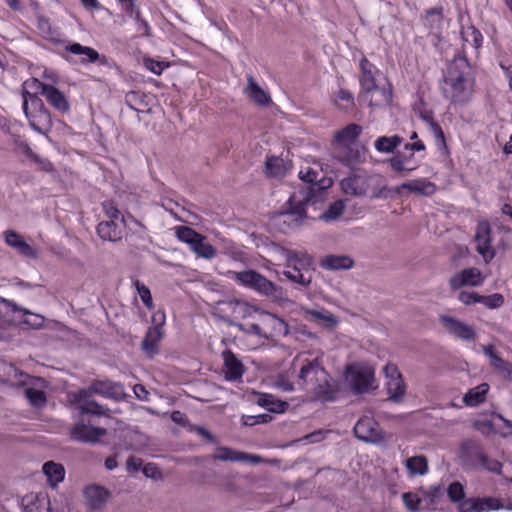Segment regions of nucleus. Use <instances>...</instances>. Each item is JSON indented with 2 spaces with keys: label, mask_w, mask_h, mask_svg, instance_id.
<instances>
[{
  "label": "nucleus",
  "mask_w": 512,
  "mask_h": 512,
  "mask_svg": "<svg viewBox=\"0 0 512 512\" xmlns=\"http://www.w3.org/2000/svg\"><path fill=\"white\" fill-rule=\"evenodd\" d=\"M292 368L297 371L296 385L311 394L313 398L328 400L331 398L330 377L318 357L310 358L306 353L297 355Z\"/></svg>",
  "instance_id": "f257e3e1"
},
{
  "label": "nucleus",
  "mask_w": 512,
  "mask_h": 512,
  "mask_svg": "<svg viewBox=\"0 0 512 512\" xmlns=\"http://www.w3.org/2000/svg\"><path fill=\"white\" fill-rule=\"evenodd\" d=\"M474 80L471 67L463 55L455 57L448 65L441 84L444 97L453 103H465L473 94Z\"/></svg>",
  "instance_id": "f03ea898"
},
{
  "label": "nucleus",
  "mask_w": 512,
  "mask_h": 512,
  "mask_svg": "<svg viewBox=\"0 0 512 512\" xmlns=\"http://www.w3.org/2000/svg\"><path fill=\"white\" fill-rule=\"evenodd\" d=\"M342 191L351 196L368 197L371 200L387 199L392 191L380 174H353L340 182Z\"/></svg>",
  "instance_id": "7ed1b4c3"
},
{
  "label": "nucleus",
  "mask_w": 512,
  "mask_h": 512,
  "mask_svg": "<svg viewBox=\"0 0 512 512\" xmlns=\"http://www.w3.org/2000/svg\"><path fill=\"white\" fill-rule=\"evenodd\" d=\"M448 496L452 502L458 503L459 512H489L502 506L495 498H464V487L459 482L448 486Z\"/></svg>",
  "instance_id": "20e7f679"
},
{
  "label": "nucleus",
  "mask_w": 512,
  "mask_h": 512,
  "mask_svg": "<svg viewBox=\"0 0 512 512\" xmlns=\"http://www.w3.org/2000/svg\"><path fill=\"white\" fill-rule=\"evenodd\" d=\"M23 111L30 127L39 134H46L52 126L50 112L35 93L25 92Z\"/></svg>",
  "instance_id": "39448f33"
},
{
  "label": "nucleus",
  "mask_w": 512,
  "mask_h": 512,
  "mask_svg": "<svg viewBox=\"0 0 512 512\" xmlns=\"http://www.w3.org/2000/svg\"><path fill=\"white\" fill-rule=\"evenodd\" d=\"M229 276L244 287L250 288L265 296H277L282 288L254 270L230 271Z\"/></svg>",
  "instance_id": "423d86ee"
},
{
  "label": "nucleus",
  "mask_w": 512,
  "mask_h": 512,
  "mask_svg": "<svg viewBox=\"0 0 512 512\" xmlns=\"http://www.w3.org/2000/svg\"><path fill=\"white\" fill-rule=\"evenodd\" d=\"M345 379L356 393H365L374 388L375 369L366 362H355L346 367Z\"/></svg>",
  "instance_id": "0eeeda50"
},
{
  "label": "nucleus",
  "mask_w": 512,
  "mask_h": 512,
  "mask_svg": "<svg viewBox=\"0 0 512 512\" xmlns=\"http://www.w3.org/2000/svg\"><path fill=\"white\" fill-rule=\"evenodd\" d=\"M176 236L199 258L211 260L217 255L216 248L207 242L206 237L188 226L177 227Z\"/></svg>",
  "instance_id": "6e6552de"
},
{
  "label": "nucleus",
  "mask_w": 512,
  "mask_h": 512,
  "mask_svg": "<svg viewBox=\"0 0 512 512\" xmlns=\"http://www.w3.org/2000/svg\"><path fill=\"white\" fill-rule=\"evenodd\" d=\"M257 308L241 300L219 301L214 307V315L229 325H235L234 319L250 317Z\"/></svg>",
  "instance_id": "1a4fd4ad"
},
{
  "label": "nucleus",
  "mask_w": 512,
  "mask_h": 512,
  "mask_svg": "<svg viewBox=\"0 0 512 512\" xmlns=\"http://www.w3.org/2000/svg\"><path fill=\"white\" fill-rule=\"evenodd\" d=\"M438 320L444 332L454 339L475 341L476 331L472 325L446 314L439 315Z\"/></svg>",
  "instance_id": "9d476101"
},
{
  "label": "nucleus",
  "mask_w": 512,
  "mask_h": 512,
  "mask_svg": "<svg viewBox=\"0 0 512 512\" xmlns=\"http://www.w3.org/2000/svg\"><path fill=\"white\" fill-rule=\"evenodd\" d=\"M152 321L155 325L148 329L142 341V349L149 357L158 353V344L163 338L162 326L165 323V314L160 311L156 312L152 316Z\"/></svg>",
  "instance_id": "9b49d317"
},
{
  "label": "nucleus",
  "mask_w": 512,
  "mask_h": 512,
  "mask_svg": "<svg viewBox=\"0 0 512 512\" xmlns=\"http://www.w3.org/2000/svg\"><path fill=\"white\" fill-rule=\"evenodd\" d=\"M353 431L359 440L368 443H379L384 438L379 424L368 415L361 417L356 422Z\"/></svg>",
  "instance_id": "f8f14e48"
},
{
  "label": "nucleus",
  "mask_w": 512,
  "mask_h": 512,
  "mask_svg": "<svg viewBox=\"0 0 512 512\" xmlns=\"http://www.w3.org/2000/svg\"><path fill=\"white\" fill-rule=\"evenodd\" d=\"M383 372L386 378L385 385L389 398L394 402H399L405 394L406 386L398 367L393 363H387L383 368Z\"/></svg>",
  "instance_id": "ddd939ff"
},
{
  "label": "nucleus",
  "mask_w": 512,
  "mask_h": 512,
  "mask_svg": "<svg viewBox=\"0 0 512 512\" xmlns=\"http://www.w3.org/2000/svg\"><path fill=\"white\" fill-rule=\"evenodd\" d=\"M485 276L478 268L470 267L456 272L449 279L450 289L455 291L462 287H478L484 282Z\"/></svg>",
  "instance_id": "4468645a"
},
{
  "label": "nucleus",
  "mask_w": 512,
  "mask_h": 512,
  "mask_svg": "<svg viewBox=\"0 0 512 512\" xmlns=\"http://www.w3.org/2000/svg\"><path fill=\"white\" fill-rule=\"evenodd\" d=\"M490 225L487 221H480L476 228V250L489 263L495 256V250L491 246Z\"/></svg>",
  "instance_id": "2eb2a0df"
},
{
  "label": "nucleus",
  "mask_w": 512,
  "mask_h": 512,
  "mask_svg": "<svg viewBox=\"0 0 512 512\" xmlns=\"http://www.w3.org/2000/svg\"><path fill=\"white\" fill-rule=\"evenodd\" d=\"M221 356L223 360L222 371L225 380L229 382L241 381L245 367L240 358L231 350L223 351Z\"/></svg>",
  "instance_id": "dca6fc26"
},
{
  "label": "nucleus",
  "mask_w": 512,
  "mask_h": 512,
  "mask_svg": "<svg viewBox=\"0 0 512 512\" xmlns=\"http://www.w3.org/2000/svg\"><path fill=\"white\" fill-rule=\"evenodd\" d=\"M106 434V430L86 424L83 421L77 422L70 429V437L78 442L95 443Z\"/></svg>",
  "instance_id": "f3484780"
},
{
  "label": "nucleus",
  "mask_w": 512,
  "mask_h": 512,
  "mask_svg": "<svg viewBox=\"0 0 512 512\" xmlns=\"http://www.w3.org/2000/svg\"><path fill=\"white\" fill-rule=\"evenodd\" d=\"M212 459L224 462H250L252 464L262 462V458L258 455L248 454L224 446L216 448L215 452L212 454Z\"/></svg>",
  "instance_id": "a211bd4d"
},
{
  "label": "nucleus",
  "mask_w": 512,
  "mask_h": 512,
  "mask_svg": "<svg viewBox=\"0 0 512 512\" xmlns=\"http://www.w3.org/2000/svg\"><path fill=\"white\" fill-rule=\"evenodd\" d=\"M92 394L89 390L81 389L75 395V400L78 404V409L81 414H90L96 416H109V408L100 405L94 400L90 399Z\"/></svg>",
  "instance_id": "6ab92c4d"
},
{
  "label": "nucleus",
  "mask_w": 512,
  "mask_h": 512,
  "mask_svg": "<svg viewBox=\"0 0 512 512\" xmlns=\"http://www.w3.org/2000/svg\"><path fill=\"white\" fill-rule=\"evenodd\" d=\"M363 98L371 107H384L391 102L392 90L389 84H379L363 91Z\"/></svg>",
  "instance_id": "aec40b11"
},
{
  "label": "nucleus",
  "mask_w": 512,
  "mask_h": 512,
  "mask_svg": "<svg viewBox=\"0 0 512 512\" xmlns=\"http://www.w3.org/2000/svg\"><path fill=\"white\" fill-rule=\"evenodd\" d=\"M5 243L13 248L18 254L23 257L36 259L38 257V251L36 248L28 244L24 238L13 230H7L4 232Z\"/></svg>",
  "instance_id": "412c9836"
},
{
  "label": "nucleus",
  "mask_w": 512,
  "mask_h": 512,
  "mask_svg": "<svg viewBox=\"0 0 512 512\" xmlns=\"http://www.w3.org/2000/svg\"><path fill=\"white\" fill-rule=\"evenodd\" d=\"M462 457H464L466 453H472L480 462L481 466L486 470L500 473L501 463L496 459H491L485 454L482 453L478 444L475 441H464L461 445Z\"/></svg>",
  "instance_id": "4be33fe9"
},
{
  "label": "nucleus",
  "mask_w": 512,
  "mask_h": 512,
  "mask_svg": "<svg viewBox=\"0 0 512 512\" xmlns=\"http://www.w3.org/2000/svg\"><path fill=\"white\" fill-rule=\"evenodd\" d=\"M31 380L30 376L14 365L7 362H0V381L11 386L27 385Z\"/></svg>",
  "instance_id": "5701e85b"
},
{
  "label": "nucleus",
  "mask_w": 512,
  "mask_h": 512,
  "mask_svg": "<svg viewBox=\"0 0 512 512\" xmlns=\"http://www.w3.org/2000/svg\"><path fill=\"white\" fill-rule=\"evenodd\" d=\"M261 324L263 326V331L268 333L266 334V339L275 336L287 335L289 332L287 323L283 319L271 313H262Z\"/></svg>",
  "instance_id": "b1692460"
},
{
  "label": "nucleus",
  "mask_w": 512,
  "mask_h": 512,
  "mask_svg": "<svg viewBox=\"0 0 512 512\" xmlns=\"http://www.w3.org/2000/svg\"><path fill=\"white\" fill-rule=\"evenodd\" d=\"M436 189L435 183L426 178H418L400 184L393 191L400 194L403 190H408L422 196H431L436 192Z\"/></svg>",
  "instance_id": "393cba45"
},
{
  "label": "nucleus",
  "mask_w": 512,
  "mask_h": 512,
  "mask_svg": "<svg viewBox=\"0 0 512 512\" xmlns=\"http://www.w3.org/2000/svg\"><path fill=\"white\" fill-rule=\"evenodd\" d=\"M85 390L105 398H118L123 394V386L109 380L93 381Z\"/></svg>",
  "instance_id": "a878e982"
},
{
  "label": "nucleus",
  "mask_w": 512,
  "mask_h": 512,
  "mask_svg": "<svg viewBox=\"0 0 512 512\" xmlns=\"http://www.w3.org/2000/svg\"><path fill=\"white\" fill-rule=\"evenodd\" d=\"M359 66L361 70L360 85L362 92L381 84L378 79L380 75L379 70L375 65L370 63L366 58H363L361 59Z\"/></svg>",
  "instance_id": "bb28decb"
},
{
  "label": "nucleus",
  "mask_w": 512,
  "mask_h": 512,
  "mask_svg": "<svg viewBox=\"0 0 512 512\" xmlns=\"http://www.w3.org/2000/svg\"><path fill=\"white\" fill-rule=\"evenodd\" d=\"M84 497L91 509H99L105 505L110 497V492L99 485H90L84 490Z\"/></svg>",
  "instance_id": "cd10ccee"
},
{
  "label": "nucleus",
  "mask_w": 512,
  "mask_h": 512,
  "mask_svg": "<svg viewBox=\"0 0 512 512\" xmlns=\"http://www.w3.org/2000/svg\"><path fill=\"white\" fill-rule=\"evenodd\" d=\"M285 260L287 268L298 267L300 270L311 272L313 258L306 251L286 250Z\"/></svg>",
  "instance_id": "c85d7f7f"
},
{
  "label": "nucleus",
  "mask_w": 512,
  "mask_h": 512,
  "mask_svg": "<svg viewBox=\"0 0 512 512\" xmlns=\"http://www.w3.org/2000/svg\"><path fill=\"white\" fill-rule=\"evenodd\" d=\"M43 95L48 103L59 112L67 113L70 110V104L65 94L52 84L43 88Z\"/></svg>",
  "instance_id": "c756f323"
},
{
  "label": "nucleus",
  "mask_w": 512,
  "mask_h": 512,
  "mask_svg": "<svg viewBox=\"0 0 512 512\" xmlns=\"http://www.w3.org/2000/svg\"><path fill=\"white\" fill-rule=\"evenodd\" d=\"M122 223L114 220L102 221L97 226V233L99 237L105 241L116 242L122 237Z\"/></svg>",
  "instance_id": "7c9ffc66"
},
{
  "label": "nucleus",
  "mask_w": 512,
  "mask_h": 512,
  "mask_svg": "<svg viewBox=\"0 0 512 512\" xmlns=\"http://www.w3.org/2000/svg\"><path fill=\"white\" fill-rule=\"evenodd\" d=\"M323 269L337 271L348 270L354 266V260L348 255H326L320 261Z\"/></svg>",
  "instance_id": "2f4dec72"
},
{
  "label": "nucleus",
  "mask_w": 512,
  "mask_h": 512,
  "mask_svg": "<svg viewBox=\"0 0 512 512\" xmlns=\"http://www.w3.org/2000/svg\"><path fill=\"white\" fill-rule=\"evenodd\" d=\"M65 50L73 55L80 56L79 63L86 65L100 59V54L92 47L83 46L79 43H72L65 47Z\"/></svg>",
  "instance_id": "473e14b6"
},
{
  "label": "nucleus",
  "mask_w": 512,
  "mask_h": 512,
  "mask_svg": "<svg viewBox=\"0 0 512 512\" xmlns=\"http://www.w3.org/2000/svg\"><path fill=\"white\" fill-rule=\"evenodd\" d=\"M306 318L323 327L333 328L337 325V318L330 312L322 310L307 309L305 310Z\"/></svg>",
  "instance_id": "72a5a7b5"
},
{
  "label": "nucleus",
  "mask_w": 512,
  "mask_h": 512,
  "mask_svg": "<svg viewBox=\"0 0 512 512\" xmlns=\"http://www.w3.org/2000/svg\"><path fill=\"white\" fill-rule=\"evenodd\" d=\"M489 391V385L487 383H481L480 385L469 389L463 396V402L465 405L474 407L483 403L486 399V395Z\"/></svg>",
  "instance_id": "f704fd0d"
},
{
  "label": "nucleus",
  "mask_w": 512,
  "mask_h": 512,
  "mask_svg": "<svg viewBox=\"0 0 512 512\" xmlns=\"http://www.w3.org/2000/svg\"><path fill=\"white\" fill-rule=\"evenodd\" d=\"M247 82L244 93L248 98L260 105H265L270 101L269 95L256 83L252 76L248 77Z\"/></svg>",
  "instance_id": "c9c22d12"
},
{
  "label": "nucleus",
  "mask_w": 512,
  "mask_h": 512,
  "mask_svg": "<svg viewBox=\"0 0 512 512\" xmlns=\"http://www.w3.org/2000/svg\"><path fill=\"white\" fill-rule=\"evenodd\" d=\"M42 470L45 476L47 477L48 483L52 487L57 486V484L64 480L65 469L59 463H55L53 461L46 462L43 465Z\"/></svg>",
  "instance_id": "e433bc0d"
},
{
  "label": "nucleus",
  "mask_w": 512,
  "mask_h": 512,
  "mask_svg": "<svg viewBox=\"0 0 512 512\" xmlns=\"http://www.w3.org/2000/svg\"><path fill=\"white\" fill-rule=\"evenodd\" d=\"M410 476H422L428 472V461L423 455L412 456L405 461Z\"/></svg>",
  "instance_id": "4c0bfd02"
},
{
  "label": "nucleus",
  "mask_w": 512,
  "mask_h": 512,
  "mask_svg": "<svg viewBox=\"0 0 512 512\" xmlns=\"http://www.w3.org/2000/svg\"><path fill=\"white\" fill-rule=\"evenodd\" d=\"M283 275L293 283L300 284L302 286H309L312 282V273L306 270L302 271L298 267L291 266L283 271Z\"/></svg>",
  "instance_id": "58836bf2"
},
{
  "label": "nucleus",
  "mask_w": 512,
  "mask_h": 512,
  "mask_svg": "<svg viewBox=\"0 0 512 512\" xmlns=\"http://www.w3.org/2000/svg\"><path fill=\"white\" fill-rule=\"evenodd\" d=\"M402 142L403 138L398 135L381 136L375 140L374 147L380 153H392Z\"/></svg>",
  "instance_id": "ea45409f"
},
{
  "label": "nucleus",
  "mask_w": 512,
  "mask_h": 512,
  "mask_svg": "<svg viewBox=\"0 0 512 512\" xmlns=\"http://www.w3.org/2000/svg\"><path fill=\"white\" fill-rule=\"evenodd\" d=\"M361 126L357 124H349L343 129L336 132L334 138L342 145L352 143L361 133Z\"/></svg>",
  "instance_id": "a19ab883"
},
{
  "label": "nucleus",
  "mask_w": 512,
  "mask_h": 512,
  "mask_svg": "<svg viewBox=\"0 0 512 512\" xmlns=\"http://www.w3.org/2000/svg\"><path fill=\"white\" fill-rule=\"evenodd\" d=\"M484 354L489 358L490 365L499 372L509 373L510 365L504 361L494 350L492 345L482 346Z\"/></svg>",
  "instance_id": "79ce46f5"
},
{
  "label": "nucleus",
  "mask_w": 512,
  "mask_h": 512,
  "mask_svg": "<svg viewBox=\"0 0 512 512\" xmlns=\"http://www.w3.org/2000/svg\"><path fill=\"white\" fill-rule=\"evenodd\" d=\"M1 302L5 304V306L7 308H9L11 311L13 312H16V311H20L22 312L24 315H31L34 317L33 321L31 320H25V323L35 327V328H38V327H41L44 323V317L41 316V315H38V314H33L31 313L29 310L27 309H24V308H20L15 302L13 301H10V300H6V299H1Z\"/></svg>",
  "instance_id": "37998d69"
},
{
  "label": "nucleus",
  "mask_w": 512,
  "mask_h": 512,
  "mask_svg": "<svg viewBox=\"0 0 512 512\" xmlns=\"http://www.w3.org/2000/svg\"><path fill=\"white\" fill-rule=\"evenodd\" d=\"M345 202L343 200H338L329 205L327 210L321 214L320 219L325 221H332L338 219L345 210Z\"/></svg>",
  "instance_id": "c03bdc74"
},
{
  "label": "nucleus",
  "mask_w": 512,
  "mask_h": 512,
  "mask_svg": "<svg viewBox=\"0 0 512 512\" xmlns=\"http://www.w3.org/2000/svg\"><path fill=\"white\" fill-rule=\"evenodd\" d=\"M266 171L272 177H279L285 173L284 161L278 157H270L266 161Z\"/></svg>",
  "instance_id": "a18cd8bd"
},
{
  "label": "nucleus",
  "mask_w": 512,
  "mask_h": 512,
  "mask_svg": "<svg viewBox=\"0 0 512 512\" xmlns=\"http://www.w3.org/2000/svg\"><path fill=\"white\" fill-rule=\"evenodd\" d=\"M258 402L267 410L277 413L283 412L287 406V403L275 400L272 395H263Z\"/></svg>",
  "instance_id": "49530a36"
},
{
  "label": "nucleus",
  "mask_w": 512,
  "mask_h": 512,
  "mask_svg": "<svg viewBox=\"0 0 512 512\" xmlns=\"http://www.w3.org/2000/svg\"><path fill=\"white\" fill-rule=\"evenodd\" d=\"M134 286H135V288L138 292V295L140 296L143 304L149 310H153L154 303H153V298H152L150 289L144 283L140 282L139 280H136L134 282Z\"/></svg>",
  "instance_id": "de8ad7c7"
},
{
  "label": "nucleus",
  "mask_w": 512,
  "mask_h": 512,
  "mask_svg": "<svg viewBox=\"0 0 512 512\" xmlns=\"http://www.w3.org/2000/svg\"><path fill=\"white\" fill-rule=\"evenodd\" d=\"M463 39L466 43H471L475 49H479L482 45L483 36L479 30L474 27H468L462 32Z\"/></svg>",
  "instance_id": "09e8293b"
},
{
  "label": "nucleus",
  "mask_w": 512,
  "mask_h": 512,
  "mask_svg": "<svg viewBox=\"0 0 512 512\" xmlns=\"http://www.w3.org/2000/svg\"><path fill=\"white\" fill-rule=\"evenodd\" d=\"M25 395L30 404L35 407H42L46 403V396L42 390L35 388H26Z\"/></svg>",
  "instance_id": "8fccbe9b"
},
{
  "label": "nucleus",
  "mask_w": 512,
  "mask_h": 512,
  "mask_svg": "<svg viewBox=\"0 0 512 512\" xmlns=\"http://www.w3.org/2000/svg\"><path fill=\"white\" fill-rule=\"evenodd\" d=\"M290 209L287 212L288 215L296 216V219H302L306 216V203L302 200H297L296 196L289 198Z\"/></svg>",
  "instance_id": "3c124183"
},
{
  "label": "nucleus",
  "mask_w": 512,
  "mask_h": 512,
  "mask_svg": "<svg viewBox=\"0 0 512 512\" xmlns=\"http://www.w3.org/2000/svg\"><path fill=\"white\" fill-rule=\"evenodd\" d=\"M443 20L442 10L438 8L431 9L427 11L426 17H425V23L426 25L432 29L437 30L439 29L441 23Z\"/></svg>",
  "instance_id": "603ef678"
},
{
  "label": "nucleus",
  "mask_w": 512,
  "mask_h": 512,
  "mask_svg": "<svg viewBox=\"0 0 512 512\" xmlns=\"http://www.w3.org/2000/svg\"><path fill=\"white\" fill-rule=\"evenodd\" d=\"M49 85L50 84L42 83L36 78L28 79L22 85V98L24 99L25 92L35 93V95H37L38 91H40L43 95V88Z\"/></svg>",
  "instance_id": "864d4df0"
},
{
  "label": "nucleus",
  "mask_w": 512,
  "mask_h": 512,
  "mask_svg": "<svg viewBox=\"0 0 512 512\" xmlns=\"http://www.w3.org/2000/svg\"><path fill=\"white\" fill-rule=\"evenodd\" d=\"M480 303L490 309L498 308L504 303V298L501 294L495 293L489 296L480 295Z\"/></svg>",
  "instance_id": "5fc2aeb1"
},
{
  "label": "nucleus",
  "mask_w": 512,
  "mask_h": 512,
  "mask_svg": "<svg viewBox=\"0 0 512 512\" xmlns=\"http://www.w3.org/2000/svg\"><path fill=\"white\" fill-rule=\"evenodd\" d=\"M404 505L411 511L415 512L419 509L421 498L412 492H407L402 495Z\"/></svg>",
  "instance_id": "6e6d98bb"
},
{
  "label": "nucleus",
  "mask_w": 512,
  "mask_h": 512,
  "mask_svg": "<svg viewBox=\"0 0 512 512\" xmlns=\"http://www.w3.org/2000/svg\"><path fill=\"white\" fill-rule=\"evenodd\" d=\"M458 299L464 305L480 303V294L476 292L461 291L458 295Z\"/></svg>",
  "instance_id": "4d7b16f0"
},
{
  "label": "nucleus",
  "mask_w": 512,
  "mask_h": 512,
  "mask_svg": "<svg viewBox=\"0 0 512 512\" xmlns=\"http://www.w3.org/2000/svg\"><path fill=\"white\" fill-rule=\"evenodd\" d=\"M389 164L393 171L404 173V172H411L415 169V167H407L405 165V160L401 159L399 157H393L389 160Z\"/></svg>",
  "instance_id": "13d9d810"
},
{
  "label": "nucleus",
  "mask_w": 512,
  "mask_h": 512,
  "mask_svg": "<svg viewBox=\"0 0 512 512\" xmlns=\"http://www.w3.org/2000/svg\"><path fill=\"white\" fill-rule=\"evenodd\" d=\"M275 386L285 392H291L295 389L293 382L285 375H279L277 377Z\"/></svg>",
  "instance_id": "bf43d9fd"
},
{
  "label": "nucleus",
  "mask_w": 512,
  "mask_h": 512,
  "mask_svg": "<svg viewBox=\"0 0 512 512\" xmlns=\"http://www.w3.org/2000/svg\"><path fill=\"white\" fill-rule=\"evenodd\" d=\"M144 65L149 71L156 75H160L164 68L167 67L163 62L155 61L153 59H145Z\"/></svg>",
  "instance_id": "052dcab7"
},
{
  "label": "nucleus",
  "mask_w": 512,
  "mask_h": 512,
  "mask_svg": "<svg viewBox=\"0 0 512 512\" xmlns=\"http://www.w3.org/2000/svg\"><path fill=\"white\" fill-rule=\"evenodd\" d=\"M236 326L240 330L245 331L246 333L254 334V335H257L259 337H262V338L266 339V334L267 333H265V331H263V326H260L258 324H250L246 328L242 324H237Z\"/></svg>",
  "instance_id": "680f3d73"
},
{
  "label": "nucleus",
  "mask_w": 512,
  "mask_h": 512,
  "mask_svg": "<svg viewBox=\"0 0 512 512\" xmlns=\"http://www.w3.org/2000/svg\"><path fill=\"white\" fill-rule=\"evenodd\" d=\"M103 209L109 220L120 222V211L111 202H105L103 204Z\"/></svg>",
  "instance_id": "e2e57ef3"
},
{
  "label": "nucleus",
  "mask_w": 512,
  "mask_h": 512,
  "mask_svg": "<svg viewBox=\"0 0 512 512\" xmlns=\"http://www.w3.org/2000/svg\"><path fill=\"white\" fill-rule=\"evenodd\" d=\"M337 98L339 99V101L344 102L342 107L345 109L352 107L354 104L353 95L349 91L342 90V89L339 90V92L337 94Z\"/></svg>",
  "instance_id": "0e129e2a"
},
{
  "label": "nucleus",
  "mask_w": 512,
  "mask_h": 512,
  "mask_svg": "<svg viewBox=\"0 0 512 512\" xmlns=\"http://www.w3.org/2000/svg\"><path fill=\"white\" fill-rule=\"evenodd\" d=\"M299 177L301 180L307 183H312L316 180L317 172L309 167L301 169L299 171Z\"/></svg>",
  "instance_id": "69168bd1"
},
{
  "label": "nucleus",
  "mask_w": 512,
  "mask_h": 512,
  "mask_svg": "<svg viewBox=\"0 0 512 512\" xmlns=\"http://www.w3.org/2000/svg\"><path fill=\"white\" fill-rule=\"evenodd\" d=\"M430 128H431V131L436 139L437 144L444 145L445 138H444V133H443L441 127L437 123L431 122Z\"/></svg>",
  "instance_id": "338daca9"
},
{
  "label": "nucleus",
  "mask_w": 512,
  "mask_h": 512,
  "mask_svg": "<svg viewBox=\"0 0 512 512\" xmlns=\"http://www.w3.org/2000/svg\"><path fill=\"white\" fill-rule=\"evenodd\" d=\"M324 439V433L322 431H315L313 433L305 435L301 441L305 443H317Z\"/></svg>",
  "instance_id": "774afa93"
}]
</instances>
